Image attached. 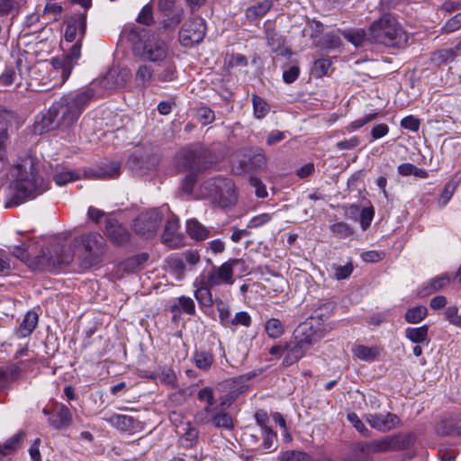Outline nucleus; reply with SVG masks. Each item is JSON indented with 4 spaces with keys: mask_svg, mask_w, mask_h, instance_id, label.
<instances>
[{
    "mask_svg": "<svg viewBox=\"0 0 461 461\" xmlns=\"http://www.w3.org/2000/svg\"><path fill=\"white\" fill-rule=\"evenodd\" d=\"M104 420L122 431H131L135 428V420L128 415L112 413L104 417Z\"/></svg>",
    "mask_w": 461,
    "mask_h": 461,
    "instance_id": "obj_25",
    "label": "nucleus"
},
{
    "mask_svg": "<svg viewBox=\"0 0 461 461\" xmlns=\"http://www.w3.org/2000/svg\"><path fill=\"white\" fill-rule=\"evenodd\" d=\"M9 173L14 180L10 185L11 196L5 203L6 208L18 206L50 189V182L45 176L43 166L32 156L20 158L10 167Z\"/></svg>",
    "mask_w": 461,
    "mask_h": 461,
    "instance_id": "obj_1",
    "label": "nucleus"
},
{
    "mask_svg": "<svg viewBox=\"0 0 461 461\" xmlns=\"http://www.w3.org/2000/svg\"><path fill=\"white\" fill-rule=\"evenodd\" d=\"M135 51L144 60L159 63L167 59L168 47L164 41L152 36L137 45Z\"/></svg>",
    "mask_w": 461,
    "mask_h": 461,
    "instance_id": "obj_9",
    "label": "nucleus"
},
{
    "mask_svg": "<svg viewBox=\"0 0 461 461\" xmlns=\"http://www.w3.org/2000/svg\"><path fill=\"white\" fill-rule=\"evenodd\" d=\"M194 285L196 287L194 297L198 303L203 306H212L213 304L212 294L213 287L207 285L206 281L201 276L195 279Z\"/></svg>",
    "mask_w": 461,
    "mask_h": 461,
    "instance_id": "obj_22",
    "label": "nucleus"
},
{
    "mask_svg": "<svg viewBox=\"0 0 461 461\" xmlns=\"http://www.w3.org/2000/svg\"><path fill=\"white\" fill-rule=\"evenodd\" d=\"M286 348L287 352L283 361V364L286 366H289L300 360L309 350L308 347L297 339H294V345L289 344Z\"/></svg>",
    "mask_w": 461,
    "mask_h": 461,
    "instance_id": "obj_24",
    "label": "nucleus"
},
{
    "mask_svg": "<svg viewBox=\"0 0 461 461\" xmlns=\"http://www.w3.org/2000/svg\"><path fill=\"white\" fill-rule=\"evenodd\" d=\"M420 120L412 115L406 116L401 121V126L403 129H407L412 131H418L420 129Z\"/></svg>",
    "mask_w": 461,
    "mask_h": 461,
    "instance_id": "obj_63",
    "label": "nucleus"
},
{
    "mask_svg": "<svg viewBox=\"0 0 461 461\" xmlns=\"http://www.w3.org/2000/svg\"><path fill=\"white\" fill-rule=\"evenodd\" d=\"M249 185L255 188L256 195L259 198H265L267 196V191L266 185L260 179L255 176L249 178Z\"/></svg>",
    "mask_w": 461,
    "mask_h": 461,
    "instance_id": "obj_60",
    "label": "nucleus"
},
{
    "mask_svg": "<svg viewBox=\"0 0 461 461\" xmlns=\"http://www.w3.org/2000/svg\"><path fill=\"white\" fill-rule=\"evenodd\" d=\"M12 123L4 113H0V171L7 169V149L11 142Z\"/></svg>",
    "mask_w": 461,
    "mask_h": 461,
    "instance_id": "obj_16",
    "label": "nucleus"
},
{
    "mask_svg": "<svg viewBox=\"0 0 461 461\" xmlns=\"http://www.w3.org/2000/svg\"><path fill=\"white\" fill-rule=\"evenodd\" d=\"M35 250L36 243L23 244L16 246L13 254L35 269L50 272L56 271L73 260V252L70 248L58 242L42 247L39 254H36Z\"/></svg>",
    "mask_w": 461,
    "mask_h": 461,
    "instance_id": "obj_3",
    "label": "nucleus"
},
{
    "mask_svg": "<svg viewBox=\"0 0 461 461\" xmlns=\"http://www.w3.org/2000/svg\"><path fill=\"white\" fill-rule=\"evenodd\" d=\"M38 314L35 312H28L20 324L16 333L20 338L30 336L38 324Z\"/></svg>",
    "mask_w": 461,
    "mask_h": 461,
    "instance_id": "obj_28",
    "label": "nucleus"
},
{
    "mask_svg": "<svg viewBox=\"0 0 461 461\" xmlns=\"http://www.w3.org/2000/svg\"><path fill=\"white\" fill-rule=\"evenodd\" d=\"M380 113L378 112H375V113H368L366 115H365L364 117L362 118H359L357 120H355L353 121L352 122H350L348 126H347V130L348 131H356L363 126H365L366 124L369 123L370 122L375 120L376 118H378L380 116Z\"/></svg>",
    "mask_w": 461,
    "mask_h": 461,
    "instance_id": "obj_45",
    "label": "nucleus"
},
{
    "mask_svg": "<svg viewBox=\"0 0 461 461\" xmlns=\"http://www.w3.org/2000/svg\"><path fill=\"white\" fill-rule=\"evenodd\" d=\"M159 69L156 75V78L160 82H171L177 77L176 68L175 64L170 60L163 62L162 66H159Z\"/></svg>",
    "mask_w": 461,
    "mask_h": 461,
    "instance_id": "obj_32",
    "label": "nucleus"
},
{
    "mask_svg": "<svg viewBox=\"0 0 461 461\" xmlns=\"http://www.w3.org/2000/svg\"><path fill=\"white\" fill-rule=\"evenodd\" d=\"M199 173H188L185 177L184 178L181 189L185 194H191L194 185L196 183V177Z\"/></svg>",
    "mask_w": 461,
    "mask_h": 461,
    "instance_id": "obj_58",
    "label": "nucleus"
},
{
    "mask_svg": "<svg viewBox=\"0 0 461 461\" xmlns=\"http://www.w3.org/2000/svg\"><path fill=\"white\" fill-rule=\"evenodd\" d=\"M217 310L219 312V319L221 323L223 326L230 328V322L231 321L230 312V309L223 304L221 300H219Z\"/></svg>",
    "mask_w": 461,
    "mask_h": 461,
    "instance_id": "obj_55",
    "label": "nucleus"
},
{
    "mask_svg": "<svg viewBox=\"0 0 461 461\" xmlns=\"http://www.w3.org/2000/svg\"><path fill=\"white\" fill-rule=\"evenodd\" d=\"M252 323L251 316L247 312H239L235 314L230 322V328H237L238 326H242L245 328H249Z\"/></svg>",
    "mask_w": 461,
    "mask_h": 461,
    "instance_id": "obj_44",
    "label": "nucleus"
},
{
    "mask_svg": "<svg viewBox=\"0 0 461 461\" xmlns=\"http://www.w3.org/2000/svg\"><path fill=\"white\" fill-rule=\"evenodd\" d=\"M199 195L225 208L237 201L235 185L230 178L215 176L203 181L199 186Z\"/></svg>",
    "mask_w": 461,
    "mask_h": 461,
    "instance_id": "obj_5",
    "label": "nucleus"
},
{
    "mask_svg": "<svg viewBox=\"0 0 461 461\" xmlns=\"http://www.w3.org/2000/svg\"><path fill=\"white\" fill-rule=\"evenodd\" d=\"M154 77V68L148 64H140L135 72V83L141 88L148 87Z\"/></svg>",
    "mask_w": 461,
    "mask_h": 461,
    "instance_id": "obj_27",
    "label": "nucleus"
},
{
    "mask_svg": "<svg viewBox=\"0 0 461 461\" xmlns=\"http://www.w3.org/2000/svg\"><path fill=\"white\" fill-rule=\"evenodd\" d=\"M254 115L258 119L264 118L269 112V105L258 95H252Z\"/></svg>",
    "mask_w": 461,
    "mask_h": 461,
    "instance_id": "obj_40",
    "label": "nucleus"
},
{
    "mask_svg": "<svg viewBox=\"0 0 461 461\" xmlns=\"http://www.w3.org/2000/svg\"><path fill=\"white\" fill-rule=\"evenodd\" d=\"M81 243L89 256L98 258L106 251L104 238L96 232H91L81 237Z\"/></svg>",
    "mask_w": 461,
    "mask_h": 461,
    "instance_id": "obj_17",
    "label": "nucleus"
},
{
    "mask_svg": "<svg viewBox=\"0 0 461 461\" xmlns=\"http://www.w3.org/2000/svg\"><path fill=\"white\" fill-rule=\"evenodd\" d=\"M266 38L268 46L277 51L285 43V39L272 29H266Z\"/></svg>",
    "mask_w": 461,
    "mask_h": 461,
    "instance_id": "obj_43",
    "label": "nucleus"
},
{
    "mask_svg": "<svg viewBox=\"0 0 461 461\" xmlns=\"http://www.w3.org/2000/svg\"><path fill=\"white\" fill-rule=\"evenodd\" d=\"M179 221L171 216L166 222L162 241L170 248H178L183 244V236L179 232Z\"/></svg>",
    "mask_w": 461,
    "mask_h": 461,
    "instance_id": "obj_19",
    "label": "nucleus"
},
{
    "mask_svg": "<svg viewBox=\"0 0 461 461\" xmlns=\"http://www.w3.org/2000/svg\"><path fill=\"white\" fill-rule=\"evenodd\" d=\"M341 34L355 47L362 46L366 41V33L361 29L343 31Z\"/></svg>",
    "mask_w": 461,
    "mask_h": 461,
    "instance_id": "obj_39",
    "label": "nucleus"
},
{
    "mask_svg": "<svg viewBox=\"0 0 461 461\" xmlns=\"http://www.w3.org/2000/svg\"><path fill=\"white\" fill-rule=\"evenodd\" d=\"M334 278L342 280L348 278L353 272L352 263H348L345 266H334Z\"/></svg>",
    "mask_w": 461,
    "mask_h": 461,
    "instance_id": "obj_54",
    "label": "nucleus"
},
{
    "mask_svg": "<svg viewBox=\"0 0 461 461\" xmlns=\"http://www.w3.org/2000/svg\"><path fill=\"white\" fill-rule=\"evenodd\" d=\"M162 216L157 209L140 213L133 222L135 232L146 238L153 237L161 223Z\"/></svg>",
    "mask_w": 461,
    "mask_h": 461,
    "instance_id": "obj_12",
    "label": "nucleus"
},
{
    "mask_svg": "<svg viewBox=\"0 0 461 461\" xmlns=\"http://www.w3.org/2000/svg\"><path fill=\"white\" fill-rule=\"evenodd\" d=\"M193 361L198 369L208 371L214 362V357L211 351L196 350L194 352Z\"/></svg>",
    "mask_w": 461,
    "mask_h": 461,
    "instance_id": "obj_30",
    "label": "nucleus"
},
{
    "mask_svg": "<svg viewBox=\"0 0 461 461\" xmlns=\"http://www.w3.org/2000/svg\"><path fill=\"white\" fill-rule=\"evenodd\" d=\"M120 175V164L117 162H110L99 167L96 170L87 173V176L97 178L106 179L117 177Z\"/></svg>",
    "mask_w": 461,
    "mask_h": 461,
    "instance_id": "obj_26",
    "label": "nucleus"
},
{
    "mask_svg": "<svg viewBox=\"0 0 461 461\" xmlns=\"http://www.w3.org/2000/svg\"><path fill=\"white\" fill-rule=\"evenodd\" d=\"M428 310L425 306L420 305L409 309L405 313V321L409 323H419L425 319Z\"/></svg>",
    "mask_w": 461,
    "mask_h": 461,
    "instance_id": "obj_38",
    "label": "nucleus"
},
{
    "mask_svg": "<svg viewBox=\"0 0 461 461\" xmlns=\"http://www.w3.org/2000/svg\"><path fill=\"white\" fill-rule=\"evenodd\" d=\"M348 420L352 426L364 437H370L371 431L365 426L363 421L359 419L357 413L349 412L347 416Z\"/></svg>",
    "mask_w": 461,
    "mask_h": 461,
    "instance_id": "obj_46",
    "label": "nucleus"
},
{
    "mask_svg": "<svg viewBox=\"0 0 461 461\" xmlns=\"http://www.w3.org/2000/svg\"><path fill=\"white\" fill-rule=\"evenodd\" d=\"M242 263V259L232 258L219 267H212L204 276H201L209 286L232 285L234 279V267Z\"/></svg>",
    "mask_w": 461,
    "mask_h": 461,
    "instance_id": "obj_8",
    "label": "nucleus"
},
{
    "mask_svg": "<svg viewBox=\"0 0 461 461\" xmlns=\"http://www.w3.org/2000/svg\"><path fill=\"white\" fill-rule=\"evenodd\" d=\"M137 22L144 25H150L153 23L152 8L150 5H146L141 9Z\"/></svg>",
    "mask_w": 461,
    "mask_h": 461,
    "instance_id": "obj_59",
    "label": "nucleus"
},
{
    "mask_svg": "<svg viewBox=\"0 0 461 461\" xmlns=\"http://www.w3.org/2000/svg\"><path fill=\"white\" fill-rule=\"evenodd\" d=\"M272 219H273V214L267 213V212L260 213L258 215H256V216L252 217L249 220L247 227L249 229H257V228H259V227H262V226L266 225Z\"/></svg>",
    "mask_w": 461,
    "mask_h": 461,
    "instance_id": "obj_50",
    "label": "nucleus"
},
{
    "mask_svg": "<svg viewBox=\"0 0 461 461\" xmlns=\"http://www.w3.org/2000/svg\"><path fill=\"white\" fill-rule=\"evenodd\" d=\"M24 436L25 433L23 431H19L5 440L3 444H0V454L2 456H7L14 452L18 448Z\"/></svg>",
    "mask_w": 461,
    "mask_h": 461,
    "instance_id": "obj_34",
    "label": "nucleus"
},
{
    "mask_svg": "<svg viewBox=\"0 0 461 461\" xmlns=\"http://www.w3.org/2000/svg\"><path fill=\"white\" fill-rule=\"evenodd\" d=\"M205 33L204 20L200 16H194L183 24L179 32V41L183 46L192 47L194 44L201 42Z\"/></svg>",
    "mask_w": 461,
    "mask_h": 461,
    "instance_id": "obj_10",
    "label": "nucleus"
},
{
    "mask_svg": "<svg viewBox=\"0 0 461 461\" xmlns=\"http://www.w3.org/2000/svg\"><path fill=\"white\" fill-rule=\"evenodd\" d=\"M456 57V51L454 49H444L435 51L431 59L438 64H442L454 60Z\"/></svg>",
    "mask_w": 461,
    "mask_h": 461,
    "instance_id": "obj_42",
    "label": "nucleus"
},
{
    "mask_svg": "<svg viewBox=\"0 0 461 461\" xmlns=\"http://www.w3.org/2000/svg\"><path fill=\"white\" fill-rule=\"evenodd\" d=\"M369 35L376 42L387 47H403L408 36L392 14H384L369 26Z\"/></svg>",
    "mask_w": 461,
    "mask_h": 461,
    "instance_id": "obj_4",
    "label": "nucleus"
},
{
    "mask_svg": "<svg viewBox=\"0 0 461 461\" xmlns=\"http://www.w3.org/2000/svg\"><path fill=\"white\" fill-rule=\"evenodd\" d=\"M104 232L109 240L116 245L127 243L131 237L129 230L113 218L105 220Z\"/></svg>",
    "mask_w": 461,
    "mask_h": 461,
    "instance_id": "obj_18",
    "label": "nucleus"
},
{
    "mask_svg": "<svg viewBox=\"0 0 461 461\" xmlns=\"http://www.w3.org/2000/svg\"><path fill=\"white\" fill-rule=\"evenodd\" d=\"M86 30V13L75 14L66 20L64 37L68 42L82 41Z\"/></svg>",
    "mask_w": 461,
    "mask_h": 461,
    "instance_id": "obj_14",
    "label": "nucleus"
},
{
    "mask_svg": "<svg viewBox=\"0 0 461 461\" xmlns=\"http://www.w3.org/2000/svg\"><path fill=\"white\" fill-rule=\"evenodd\" d=\"M331 231L339 238L344 239L352 234L350 227L345 222H337L331 226Z\"/></svg>",
    "mask_w": 461,
    "mask_h": 461,
    "instance_id": "obj_56",
    "label": "nucleus"
},
{
    "mask_svg": "<svg viewBox=\"0 0 461 461\" xmlns=\"http://www.w3.org/2000/svg\"><path fill=\"white\" fill-rule=\"evenodd\" d=\"M183 10L178 9L170 16L163 20V27L165 29H173L176 27L183 19Z\"/></svg>",
    "mask_w": 461,
    "mask_h": 461,
    "instance_id": "obj_52",
    "label": "nucleus"
},
{
    "mask_svg": "<svg viewBox=\"0 0 461 461\" xmlns=\"http://www.w3.org/2000/svg\"><path fill=\"white\" fill-rule=\"evenodd\" d=\"M375 212L372 207H365L360 212V224L363 230H366L374 217Z\"/></svg>",
    "mask_w": 461,
    "mask_h": 461,
    "instance_id": "obj_62",
    "label": "nucleus"
},
{
    "mask_svg": "<svg viewBox=\"0 0 461 461\" xmlns=\"http://www.w3.org/2000/svg\"><path fill=\"white\" fill-rule=\"evenodd\" d=\"M329 328L324 324L320 315H313L301 323L294 331V339L300 340L309 348L322 339L328 333Z\"/></svg>",
    "mask_w": 461,
    "mask_h": 461,
    "instance_id": "obj_7",
    "label": "nucleus"
},
{
    "mask_svg": "<svg viewBox=\"0 0 461 461\" xmlns=\"http://www.w3.org/2000/svg\"><path fill=\"white\" fill-rule=\"evenodd\" d=\"M307 458V456L304 453L289 450L285 451L281 456V461H304Z\"/></svg>",
    "mask_w": 461,
    "mask_h": 461,
    "instance_id": "obj_64",
    "label": "nucleus"
},
{
    "mask_svg": "<svg viewBox=\"0 0 461 461\" xmlns=\"http://www.w3.org/2000/svg\"><path fill=\"white\" fill-rule=\"evenodd\" d=\"M273 0H263L247 9L246 14L249 19L264 16L272 7Z\"/></svg>",
    "mask_w": 461,
    "mask_h": 461,
    "instance_id": "obj_36",
    "label": "nucleus"
},
{
    "mask_svg": "<svg viewBox=\"0 0 461 461\" xmlns=\"http://www.w3.org/2000/svg\"><path fill=\"white\" fill-rule=\"evenodd\" d=\"M211 420L215 428L224 429H232L233 420L232 417L225 411H218L214 412L211 415Z\"/></svg>",
    "mask_w": 461,
    "mask_h": 461,
    "instance_id": "obj_35",
    "label": "nucleus"
},
{
    "mask_svg": "<svg viewBox=\"0 0 461 461\" xmlns=\"http://www.w3.org/2000/svg\"><path fill=\"white\" fill-rule=\"evenodd\" d=\"M158 377L161 383L172 387H176V375L172 368L164 367L160 371Z\"/></svg>",
    "mask_w": 461,
    "mask_h": 461,
    "instance_id": "obj_51",
    "label": "nucleus"
},
{
    "mask_svg": "<svg viewBox=\"0 0 461 461\" xmlns=\"http://www.w3.org/2000/svg\"><path fill=\"white\" fill-rule=\"evenodd\" d=\"M72 422V414L64 404H57L54 414L49 419V423L57 429L68 428Z\"/></svg>",
    "mask_w": 461,
    "mask_h": 461,
    "instance_id": "obj_21",
    "label": "nucleus"
},
{
    "mask_svg": "<svg viewBox=\"0 0 461 461\" xmlns=\"http://www.w3.org/2000/svg\"><path fill=\"white\" fill-rule=\"evenodd\" d=\"M352 352L358 359L370 362L377 358L381 353V348L377 346L367 347L364 345H357L353 348Z\"/></svg>",
    "mask_w": 461,
    "mask_h": 461,
    "instance_id": "obj_29",
    "label": "nucleus"
},
{
    "mask_svg": "<svg viewBox=\"0 0 461 461\" xmlns=\"http://www.w3.org/2000/svg\"><path fill=\"white\" fill-rule=\"evenodd\" d=\"M364 419L373 429L380 432L390 431L401 424L400 418L392 412L367 413L365 414Z\"/></svg>",
    "mask_w": 461,
    "mask_h": 461,
    "instance_id": "obj_15",
    "label": "nucleus"
},
{
    "mask_svg": "<svg viewBox=\"0 0 461 461\" xmlns=\"http://www.w3.org/2000/svg\"><path fill=\"white\" fill-rule=\"evenodd\" d=\"M429 327L422 325L417 328L409 327L405 330V337L411 342L420 344L428 340Z\"/></svg>",
    "mask_w": 461,
    "mask_h": 461,
    "instance_id": "obj_33",
    "label": "nucleus"
},
{
    "mask_svg": "<svg viewBox=\"0 0 461 461\" xmlns=\"http://www.w3.org/2000/svg\"><path fill=\"white\" fill-rule=\"evenodd\" d=\"M20 8L19 0H0V16L7 15L13 12L18 14Z\"/></svg>",
    "mask_w": 461,
    "mask_h": 461,
    "instance_id": "obj_49",
    "label": "nucleus"
},
{
    "mask_svg": "<svg viewBox=\"0 0 461 461\" xmlns=\"http://www.w3.org/2000/svg\"><path fill=\"white\" fill-rule=\"evenodd\" d=\"M412 440L413 437L411 434H398L374 440L368 445V447L373 452L398 451L407 448Z\"/></svg>",
    "mask_w": 461,
    "mask_h": 461,
    "instance_id": "obj_13",
    "label": "nucleus"
},
{
    "mask_svg": "<svg viewBox=\"0 0 461 461\" xmlns=\"http://www.w3.org/2000/svg\"><path fill=\"white\" fill-rule=\"evenodd\" d=\"M94 95V90L87 88L76 94L61 96L50 105L48 112L42 116L41 127L43 129H65L73 126Z\"/></svg>",
    "mask_w": 461,
    "mask_h": 461,
    "instance_id": "obj_2",
    "label": "nucleus"
},
{
    "mask_svg": "<svg viewBox=\"0 0 461 461\" xmlns=\"http://www.w3.org/2000/svg\"><path fill=\"white\" fill-rule=\"evenodd\" d=\"M461 27V13L450 18L441 28L444 33H450L457 31Z\"/></svg>",
    "mask_w": 461,
    "mask_h": 461,
    "instance_id": "obj_53",
    "label": "nucleus"
},
{
    "mask_svg": "<svg viewBox=\"0 0 461 461\" xmlns=\"http://www.w3.org/2000/svg\"><path fill=\"white\" fill-rule=\"evenodd\" d=\"M451 281L453 280L450 274L438 276L429 280L427 284L423 285L419 290L418 294L420 297L428 296L433 293L446 288L451 283Z\"/></svg>",
    "mask_w": 461,
    "mask_h": 461,
    "instance_id": "obj_20",
    "label": "nucleus"
},
{
    "mask_svg": "<svg viewBox=\"0 0 461 461\" xmlns=\"http://www.w3.org/2000/svg\"><path fill=\"white\" fill-rule=\"evenodd\" d=\"M79 179V175L71 170H62L53 176L55 184L59 186Z\"/></svg>",
    "mask_w": 461,
    "mask_h": 461,
    "instance_id": "obj_41",
    "label": "nucleus"
},
{
    "mask_svg": "<svg viewBox=\"0 0 461 461\" xmlns=\"http://www.w3.org/2000/svg\"><path fill=\"white\" fill-rule=\"evenodd\" d=\"M176 432L180 436L183 447L185 448L192 447L197 442L198 429L189 421L177 426Z\"/></svg>",
    "mask_w": 461,
    "mask_h": 461,
    "instance_id": "obj_23",
    "label": "nucleus"
},
{
    "mask_svg": "<svg viewBox=\"0 0 461 461\" xmlns=\"http://www.w3.org/2000/svg\"><path fill=\"white\" fill-rule=\"evenodd\" d=\"M331 66V61L327 59H317L312 66V73L316 77H322L327 73Z\"/></svg>",
    "mask_w": 461,
    "mask_h": 461,
    "instance_id": "obj_48",
    "label": "nucleus"
},
{
    "mask_svg": "<svg viewBox=\"0 0 461 461\" xmlns=\"http://www.w3.org/2000/svg\"><path fill=\"white\" fill-rule=\"evenodd\" d=\"M178 303L181 310L190 315L195 313V305L192 298L187 296H181L178 298Z\"/></svg>",
    "mask_w": 461,
    "mask_h": 461,
    "instance_id": "obj_57",
    "label": "nucleus"
},
{
    "mask_svg": "<svg viewBox=\"0 0 461 461\" xmlns=\"http://www.w3.org/2000/svg\"><path fill=\"white\" fill-rule=\"evenodd\" d=\"M210 151L203 147H185L174 158L176 167L181 172L200 173L207 169L212 162Z\"/></svg>",
    "mask_w": 461,
    "mask_h": 461,
    "instance_id": "obj_6",
    "label": "nucleus"
},
{
    "mask_svg": "<svg viewBox=\"0 0 461 461\" xmlns=\"http://www.w3.org/2000/svg\"><path fill=\"white\" fill-rule=\"evenodd\" d=\"M17 78L16 72L14 68H6L0 76V86H8L13 85Z\"/></svg>",
    "mask_w": 461,
    "mask_h": 461,
    "instance_id": "obj_61",
    "label": "nucleus"
},
{
    "mask_svg": "<svg viewBox=\"0 0 461 461\" xmlns=\"http://www.w3.org/2000/svg\"><path fill=\"white\" fill-rule=\"evenodd\" d=\"M75 41V44L71 47L67 55L51 59L53 69L56 73L60 74V84H63L68 80L74 66L81 56V41Z\"/></svg>",
    "mask_w": 461,
    "mask_h": 461,
    "instance_id": "obj_11",
    "label": "nucleus"
},
{
    "mask_svg": "<svg viewBox=\"0 0 461 461\" xmlns=\"http://www.w3.org/2000/svg\"><path fill=\"white\" fill-rule=\"evenodd\" d=\"M186 230L188 235L195 240H203L210 236V231L197 220L187 221Z\"/></svg>",
    "mask_w": 461,
    "mask_h": 461,
    "instance_id": "obj_31",
    "label": "nucleus"
},
{
    "mask_svg": "<svg viewBox=\"0 0 461 461\" xmlns=\"http://www.w3.org/2000/svg\"><path fill=\"white\" fill-rule=\"evenodd\" d=\"M197 398L207 403V407L204 409L205 412H212L211 407L214 404V394L213 390L211 387H204L199 390L197 393Z\"/></svg>",
    "mask_w": 461,
    "mask_h": 461,
    "instance_id": "obj_47",
    "label": "nucleus"
},
{
    "mask_svg": "<svg viewBox=\"0 0 461 461\" xmlns=\"http://www.w3.org/2000/svg\"><path fill=\"white\" fill-rule=\"evenodd\" d=\"M265 331L271 339H278L285 333V324L276 318H271L265 323Z\"/></svg>",
    "mask_w": 461,
    "mask_h": 461,
    "instance_id": "obj_37",
    "label": "nucleus"
}]
</instances>
